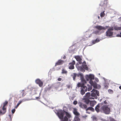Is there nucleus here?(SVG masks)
<instances>
[{
    "instance_id": "nucleus-29",
    "label": "nucleus",
    "mask_w": 121,
    "mask_h": 121,
    "mask_svg": "<svg viewBox=\"0 0 121 121\" xmlns=\"http://www.w3.org/2000/svg\"><path fill=\"white\" fill-rule=\"evenodd\" d=\"M104 11L101 13L100 16L101 17H103L105 16V14L104 13Z\"/></svg>"
},
{
    "instance_id": "nucleus-12",
    "label": "nucleus",
    "mask_w": 121,
    "mask_h": 121,
    "mask_svg": "<svg viewBox=\"0 0 121 121\" xmlns=\"http://www.w3.org/2000/svg\"><path fill=\"white\" fill-rule=\"evenodd\" d=\"M64 62V61L63 60H59L56 63L55 66H56L62 65L63 64Z\"/></svg>"
},
{
    "instance_id": "nucleus-21",
    "label": "nucleus",
    "mask_w": 121,
    "mask_h": 121,
    "mask_svg": "<svg viewBox=\"0 0 121 121\" xmlns=\"http://www.w3.org/2000/svg\"><path fill=\"white\" fill-rule=\"evenodd\" d=\"M20 95H22V96H24L26 94H25V91L24 90H23L20 91Z\"/></svg>"
},
{
    "instance_id": "nucleus-40",
    "label": "nucleus",
    "mask_w": 121,
    "mask_h": 121,
    "mask_svg": "<svg viewBox=\"0 0 121 121\" xmlns=\"http://www.w3.org/2000/svg\"><path fill=\"white\" fill-rule=\"evenodd\" d=\"M62 79V78H58L57 79L59 81H61V80Z\"/></svg>"
},
{
    "instance_id": "nucleus-7",
    "label": "nucleus",
    "mask_w": 121,
    "mask_h": 121,
    "mask_svg": "<svg viewBox=\"0 0 121 121\" xmlns=\"http://www.w3.org/2000/svg\"><path fill=\"white\" fill-rule=\"evenodd\" d=\"M75 63V61L73 60L71 62L69 63L70 65L69 66V69H74V65Z\"/></svg>"
},
{
    "instance_id": "nucleus-35",
    "label": "nucleus",
    "mask_w": 121,
    "mask_h": 121,
    "mask_svg": "<svg viewBox=\"0 0 121 121\" xmlns=\"http://www.w3.org/2000/svg\"><path fill=\"white\" fill-rule=\"evenodd\" d=\"M15 111V109H13L12 110V112L13 114L14 113Z\"/></svg>"
},
{
    "instance_id": "nucleus-32",
    "label": "nucleus",
    "mask_w": 121,
    "mask_h": 121,
    "mask_svg": "<svg viewBox=\"0 0 121 121\" xmlns=\"http://www.w3.org/2000/svg\"><path fill=\"white\" fill-rule=\"evenodd\" d=\"M77 75L78 77H79V76H80L81 79L83 78V75L81 73H80L79 74H77Z\"/></svg>"
},
{
    "instance_id": "nucleus-34",
    "label": "nucleus",
    "mask_w": 121,
    "mask_h": 121,
    "mask_svg": "<svg viewBox=\"0 0 121 121\" xmlns=\"http://www.w3.org/2000/svg\"><path fill=\"white\" fill-rule=\"evenodd\" d=\"M110 121H116L114 119L111 118H110Z\"/></svg>"
},
{
    "instance_id": "nucleus-18",
    "label": "nucleus",
    "mask_w": 121,
    "mask_h": 121,
    "mask_svg": "<svg viewBox=\"0 0 121 121\" xmlns=\"http://www.w3.org/2000/svg\"><path fill=\"white\" fill-rule=\"evenodd\" d=\"M73 113L76 116H79L80 115L77 112L76 109L74 108L73 111Z\"/></svg>"
},
{
    "instance_id": "nucleus-50",
    "label": "nucleus",
    "mask_w": 121,
    "mask_h": 121,
    "mask_svg": "<svg viewBox=\"0 0 121 121\" xmlns=\"http://www.w3.org/2000/svg\"><path fill=\"white\" fill-rule=\"evenodd\" d=\"M12 98H10L9 99L10 100H11L12 99Z\"/></svg>"
},
{
    "instance_id": "nucleus-19",
    "label": "nucleus",
    "mask_w": 121,
    "mask_h": 121,
    "mask_svg": "<svg viewBox=\"0 0 121 121\" xmlns=\"http://www.w3.org/2000/svg\"><path fill=\"white\" fill-rule=\"evenodd\" d=\"M88 110H90L92 112H94V109L92 107H90L86 108V111H88Z\"/></svg>"
},
{
    "instance_id": "nucleus-47",
    "label": "nucleus",
    "mask_w": 121,
    "mask_h": 121,
    "mask_svg": "<svg viewBox=\"0 0 121 121\" xmlns=\"http://www.w3.org/2000/svg\"><path fill=\"white\" fill-rule=\"evenodd\" d=\"M86 113H88V114H90V112H88L87 111H86Z\"/></svg>"
},
{
    "instance_id": "nucleus-33",
    "label": "nucleus",
    "mask_w": 121,
    "mask_h": 121,
    "mask_svg": "<svg viewBox=\"0 0 121 121\" xmlns=\"http://www.w3.org/2000/svg\"><path fill=\"white\" fill-rule=\"evenodd\" d=\"M92 86H93L91 85V86L88 88V91H90L91 90H92Z\"/></svg>"
},
{
    "instance_id": "nucleus-11",
    "label": "nucleus",
    "mask_w": 121,
    "mask_h": 121,
    "mask_svg": "<svg viewBox=\"0 0 121 121\" xmlns=\"http://www.w3.org/2000/svg\"><path fill=\"white\" fill-rule=\"evenodd\" d=\"M84 97H85L86 98L90 99H94V98H93L91 96L90 93H86Z\"/></svg>"
},
{
    "instance_id": "nucleus-31",
    "label": "nucleus",
    "mask_w": 121,
    "mask_h": 121,
    "mask_svg": "<svg viewBox=\"0 0 121 121\" xmlns=\"http://www.w3.org/2000/svg\"><path fill=\"white\" fill-rule=\"evenodd\" d=\"M67 73V71L64 69H63L62 70V73L66 74Z\"/></svg>"
},
{
    "instance_id": "nucleus-25",
    "label": "nucleus",
    "mask_w": 121,
    "mask_h": 121,
    "mask_svg": "<svg viewBox=\"0 0 121 121\" xmlns=\"http://www.w3.org/2000/svg\"><path fill=\"white\" fill-rule=\"evenodd\" d=\"M92 91L94 92L95 93L96 95L98 96H99V92L98 91L94 89H93Z\"/></svg>"
},
{
    "instance_id": "nucleus-17",
    "label": "nucleus",
    "mask_w": 121,
    "mask_h": 121,
    "mask_svg": "<svg viewBox=\"0 0 121 121\" xmlns=\"http://www.w3.org/2000/svg\"><path fill=\"white\" fill-rule=\"evenodd\" d=\"M93 92L92 93L91 95V96L94 97V99H97V97L94 92L92 91Z\"/></svg>"
},
{
    "instance_id": "nucleus-9",
    "label": "nucleus",
    "mask_w": 121,
    "mask_h": 121,
    "mask_svg": "<svg viewBox=\"0 0 121 121\" xmlns=\"http://www.w3.org/2000/svg\"><path fill=\"white\" fill-rule=\"evenodd\" d=\"M75 58L76 60H77L78 61V63L80 64L82 63L81 58L79 56H76L74 57Z\"/></svg>"
},
{
    "instance_id": "nucleus-24",
    "label": "nucleus",
    "mask_w": 121,
    "mask_h": 121,
    "mask_svg": "<svg viewBox=\"0 0 121 121\" xmlns=\"http://www.w3.org/2000/svg\"><path fill=\"white\" fill-rule=\"evenodd\" d=\"M91 118L92 119L93 121H97V118L95 116H92Z\"/></svg>"
},
{
    "instance_id": "nucleus-41",
    "label": "nucleus",
    "mask_w": 121,
    "mask_h": 121,
    "mask_svg": "<svg viewBox=\"0 0 121 121\" xmlns=\"http://www.w3.org/2000/svg\"><path fill=\"white\" fill-rule=\"evenodd\" d=\"M95 40H97L96 41V42L97 43L99 41V40L98 39H97Z\"/></svg>"
},
{
    "instance_id": "nucleus-5",
    "label": "nucleus",
    "mask_w": 121,
    "mask_h": 121,
    "mask_svg": "<svg viewBox=\"0 0 121 121\" xmlns=\"http://www.w3.org/2000/svg\"><path fill=\"white\" fill-rule=\"evenodd\" d=\"M64 114V111L62 110H59L57 112V115L58 117L61 120L63 119Z\"/></svg>"
},
{
    "instance_id": "nucleus-28",
    "label": "nucleus",
    "mask_w": 121,
    "mask_h": 121,
    "mask_svg": "<svg viewBox=\"0 0 121 121\" xmlns=\"http://www.w3.org/2000/svg\"><path fill=\"white\" fill-rule=\"evenodd\" d=\"M68 118L66 116H65L61 121H68Z\"/></svg>"
},
{
    "instance_id": "nucleus-43",
    "label": "nucleus",
    "mask_w": 121,
    "mask_h": 121,
    "mask_svg": "<svg viewBox=\"0 0 121 121\" xmlns=\"http://www.w3.org/2000/svg\"><path fill=\"white\" fill-rule=\"evenodd\" d=\"M66 58V56H64L63 57V58L64 59H65Z\"/></svg>"
},
{
    "instance_id": "nucleus-1",
    "label": "nucleus",
    "mask_w": 121,
    "mask_h": 121,
    "mask_svg": "<svg viewBox=\"0 0 121 121\" xmlns=\"http://www.w3.org/2000/svg\"><path fill=\"white\" fill-rule=\"evenodd\" d=\"M114 29L116 30H121V27L115 26L114 27H109L106 32V35L107 37H112L113 34L112 31Z\"/></svg>"
},
{
    "instance_id": "nucleus-2",
    "label": "nucleus",
    "mask_w": 121,
    "mask_h": 121,
    "mask_svg": "<svg viewBox=\"0 0 121 121\" xmlns=\"http://www.w3.org/2000/svg\"><path fill=\"white\" fill-rule=\"evenodd\" d=\"M94 79V76L92 74L87 75L86 77V79L87 81H88L90 79L89 82L91 85L93 86L94 88L97 89V86L96 83L95 82H94L92 80V79Z\"/></svg>"
},
{
    "instance_id": "nucleus-26",
    "label": "nucleus",
    "mask_w": 121,
    "mask_h": 121,
    "mask_svg": "<svg viewBox=\"0 0 121 121\" xmlns=\"http://www.w3.org/2000/svg\"><path fill=\"white\" fill-rule=\"evenodd\" d=\"M77 76V74L75 73H74L73 75H72L73 79L74 80H75V78Z\"/></svg>"
},
{
    "instance_id": "nucleus-13",
    "label": "nucleus",
    "mask_w": 121,
    "mask_h": 121,
    "mask_svg": "<svg viewBox=\"0 0 121 121\" xmlns=\"http://www.w3.org/2000/svg\"><path fill=\"white\" fill-rule=\"evenodd\" d=\"M89 103L90 106L91 107H93L96 103V102L95 100H91L90 101Z\"/></svg>"
},
{
    "instance_id": "nucleus-30",
    "label": "nucleus",
    "mask_w": 121,
    "mask_h": 121,
    "mask_svg": "<svg viewBox=\"0 0 121 121\" xmlns=\"http://www.w3.org/2000/svg\"><path fill=\"white\" fill-rule=\"evenodd\" d=\"M22 101H19L18 103L17 104L16 106L15 107V108H16L19 106V105L22 103Z\"/></svg>"
},
{
    "instance_id": "nucleus-22",
    "label": "nucleus",
    "mask_w": 121,
    "mask_h": 121,
    "mask_svg": "<svg viewBox=\"0 0 121 121\" xmlns=\"http://www.w3.org/2000/svg\"><path fill=\"white\" fill-rule=\"evenodd\" d=\"M79 116H75L74 118V120L75 121H79L80 119L79 118Z\"/></svg>"
},
{
    "instance_id": "nucleus-16",
    "label": "nucleus",
    "mask_w": 121,
    "mask_h": 121,
    "mask_svg": "<svg viewBox=\"0 0 121 121\" xmlns=\"http://www.w3.org/2000/svg\"><path fill=\"white\" fill-rule=\"evenodd\" d=\"M79 106L82 108H84L86 109L87 108V106L86 105L83 104L82 103H80L79 105Z\"/></svg>"
},
{
    "instance_id": "nucleus-38",
    "label": "nucleus",
    "mask_w": 121,
    "mask_h": 121,
    "mask_svg": "<svg viewBox=\"0 0 121 121\" xmlns=\"http://www.w3.org/2000/svg\"><path fill=\"white\" fill-rule=\"evenodd\" d=\"M104 104H108L107 101L106 100L104 101Z\"/></svg>"
},
{
    "instance_id": "nucleus-8",
    "label": "nucleus",
    "mask_w": 121,
    "mask_h": 121,
    "mask_svg": "<svg viewBox=\"0 0 121 121\" xmlns=\"http://www.w3.org/2000/svg\"><path fill=\"white\" fill-rule=\"evenodd\" d=\"M35 82L38 84L39 86H42L43 85V82L40 79H37L35 80Z\"/></svg>"
},
{
    "instance_id": "nucleus-49",
    "label": "nucleus",
    "mask_w": 121,
    "mask_h": 121,
    "mask_svg": "<svg viewBox=\"0 0 121 121\" xmlns=\"http://www.w3.org/2000/svg\"><path fill=\"white\" fill-rule=\"evenodd\" d=\"M99 88H100L101 87V86L99 85Z\"/></svg>"
},
{
    "instance_id": "nucleus-10",
    "label": "nucleus",
    "mask_w": 121,
    "mask_h": 121,
    "mask_svg": "<svg viewBox=\"0 0 121 121\" xmlns=\"http://www.w3.org/2000/svg\"><path fill=\"white\" fill-rule=\"evenodd\" d=\"M108 0H104V1H101L100 4V5L101 6H107V4Z\"/></svg>"
},
{
    "instance_id": "nucleus-15",
    "label": "nucleus",
    "mask_w": 121,
    "mask_h": 121,
    "mask_svg": "<svg viewBox=\"0 0 121 121\" xmlns=\"http://www.w3.org/2000/svg\"><path fill=\"white\" fill-rule=\"evenodd\" d=\"M82 66L84 69H85L86 70H88V67L86 65V63L85 61H84L83 62Z\"/></svg>"
},
{
    "instance_id": "nucleus-39",
    "label": "nucleus",
    "mask_w": 121,
    "mask_h": 121,
    "mask_svg": "<svg viewBox=\"0 0 121 121\" xmlns=\"http://www.w3.org/2000/svg\"><path fill=\"white\" fill-rule=\"evenodd\" d=\"M117 36L118 37H121V32L120 33L119 35H117Z\"/></svg>"
},
{
    "instance_id": "nucleus-3",
    "label": "nucleus",
    "mask_w": 121,
    "mask_h": 121,
    "mask_svg": "<svg viewBox=\"0 0 121 121\" xmlns=\"http://www.w3.org/2000/svg\"><path fill=\"white\" fill-rule=\"evenodd\" d=\"M84 83H78L77 84V87H81V91L80 93L81 94L83 95L85 93V92L87 90V87L84 86Z\"/></svg>"
},
{
    "instance_id": "nucleus-46",
    "label": "nucleus",
    "mask_w": 121,
    "mask_h": 121,
    "mask_svg": "<svg viewBox=\"0 0 121 121\" xmlns=\"http://www.w3.org/2000/svg\"><path fill=\"white\" fill-rule=\"evenodd\" d=\"M112 91L111 90H108V91L109 92H111Z\"/></svg>"
},
{
    "instance_id": "nucleus-45",
    "label": "nucleus",
    "mask_w": 121,
    "mask_h": 121,
    "mask_svg": "<svg viewBox=\"0 0 121 121\" xmlns=\"http://www.w3.org/2000/svg\"><path fill=\"white\" fill-rule=\"evenodd\" d=\"M118 19L120 21H121V17H119L118 18Z\"/></svg>"
},
{
    "instance_id": "nucleus-44",
    "label": "nucleus",
    "mask_w": 121,
    "mask_h": 121,
    "mask_svg": "<svg viewBox=\"0 0 121 121\" xmlns=\"http://www.w3.org/2000/svg\"><path fill=\"white\" fill-rule=\"evenodd\" d=\"M87 117V116L86 115L83 116V118H85V117Z\"/></svg>"
},
{
    "instance_id": "nucleus-42",
    "label": "nucleus",
    "mask_w": 121,
    "mask_h": 121,
    "mask_svg": "<svg viewBox=\"0 0 121 121\" xmlns=\"http://www.w3.org/2000/svg\"><path fill=\"white\" fill-rule=\"evenodd\" d=\"M67 87L68 88H69L70 87V85H67Z\"/></svg>"
},
{
    "instance_id": "nucleus-20",
    "label": "nucleus",
    "mask_w": 121,
    "mask_h": 121,
    "mask_svg": "<svg viewBox=\"0 0 121 121\" xmlns=\"http://www.w3.org/2000/svg\"><path fill=\"white\" fill-rule=\"evenodd\" d=\"M100 107V106L99 104H98L95 108V110L97 112H99V108Z\"/></svg>"
},
{
    "instance_id": "nucleus-14",
    "label": "nucleus",
    "mask_w": 121,
    "mask_h": 121,
    "mask_svg": "<svg viewBox=\"0 0 121 121\" xmlns=\"http://www.w3.org/2000/svg\"><path fill=\"white\" fill-rule=\"evenodd\" d=\"M90 99L86 98L85 97H84L83 99V100L87 104H88L89 103L90 100L89 99Z\"/></svg>"
},
{
    "instance_id": "nucleus-4",
    "label": "nucleus",
    "mask_w": 121,
    "mask_h": 121,
    "mask_svg": "<svg viewBox=\"0 0 121 121\" xmlns=\"http://www.w3.org/2000/svg\"><path fill=\"white\" fill-rule=\"evenodd\" d=\"M108 105H104L101 108V110L106 114H109L110 112V109L108 107Z\"/></svg>"
},
{
    "instance_id": "nucleus-23",
    "label": "nucleus",
    "mask_w": 121,
    "mask_h": 121,
    "mask_svg": "<svg viewBox=\"0 0 121 121\" xmlns=\"http://www.w3.org/2000/svg\"><path fill=\"white\" fill-rule=\"evenodd\" d=\"M78 69L81 71H85L82 66H80L79 67Z\"/></svg>"
},
{
    "instance_id": "nucleus-36",
    "label": "nucleus",
    "mask_w": 121,
    "mask_h": 121,
    "mask_svg": "<svg viewBox=\"0 0 121 121\" xmlns=\"http://www.w3.org/2000/svg\"><path fill=\"white\" fill-rule=\"evenodd\" d=\"M96 40H95L93 41L92 42V43L93 44H95V43H97L96 42Z\"/></svg>"
},
{
    "instance_id": "nucleus-6",
    "label": "nucleus",
    "mask_w": 121,
    "mask_h": 121,
    "mask_svg": "<svg viewBox=\"0 0 121 121\" xmlns=\"http://www.w3.org/2000/svg\"><path fill=\"white\" fill-rule=\"evenodd\" d=\"M109 27L108 26H95V28L99 30H106Z\"/></svg>"
},
{
    "instance_id": "nucleus-37",
    "label": "nucleus",
    "mask_w": 121,
    "mask_h": 121,
    "mask_svg": "<svg viewBox=\"0 0 121 121\" xmlns=\"http://www.w3.org/2000/svg\"><path fill=\"white\" fill-rule=\"evenodd\" d=\"M73 104L74 105L76 104L77 103V102L76 101H75L73 102Z\"/></svg>"
},
{
    "instance_id": "nucleus-51",
    "label": "nucleus",
    "mask_w": 121,
    "mask_h": 121,
    "mask_svg": "<svg viewBox=\"0 0 121 121\" xmlns=\"http://www.w3.org/2000/svg\"><path fill=\"white\" fill-rule=\"evenodd\" d=\"M98 17V18L99 19V17Z\"/></svg>"
},
{
    "instance_id": "nucleus-48",
    "label": "nucleus",
    "mask_w": 121,
    "mask_h": 121,
    "mask_svg": "<svg viewBox=\"0 0 121 121\" xmlns=\"http://www.w3.org/2000/svg\"><path fill=\"white\" fill-rule=\"evenodd\" d=\"M119 88L121 90V86H119Z\"/></svg>"
},
{
    "instance_id": "nucleus-27",
    "label": "nucleus",
    "mask_w": 121,
    "mask_h": 121,
    "mask_svg": "<svg viewBox=\"0 0 121 121\" xmlns=\"http://www.w3.org/2000/svg\"><path fill=\"white\" fill-rule=\"evenodd\" d=\"M65 114L66 116L67 117H68V118H70L71 116L67 112H65Z\"/></svg>"
}]
</instances>
